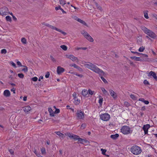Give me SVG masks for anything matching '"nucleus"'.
Instances as JSON below:
<instances>
[{"instance_id": "34", "label": "nucleus", "mask_w": 157, "mask_h": 157, "mask_svg": "<svg viewBox=\"0 0 157 157\" xmlns=\"http://www.w3.org/2000/svg\"><path fill=\"white\" fill-rule=\"evenodd\" d=\"M145 49V47L143 46L140 47L139 49V51L140 52H143Z\"/></svg>"}, {"instance_id": "24", "label": "nucleus", "mask_w": 157, "mask_h": 157, "mask_svg": "<svg viewBox=\"0 0 157 157\" xmlns=\"http://www.w3.org/2000/svg\"><path fill=\"white\" fill-rule=\"evenodd\" d=\"M48 111L50 113V115L51 116L53 117L54 116V112L52 109H51V108H48Z\"/></svg>"}, {"instance_id": "49", "label": "nucleus", "mask_w": 157, "mask_h": 157, "mask_svg": "<svg viewBox=\"0 0 157 157\" xmlns=\"http://www.w3.org/2000/svg\"><path fill=\"white\" fill-rule=\"evenodd\" d=\"M144 83L146 85H147L149 84L148 82L146 80L144 81Z\"/></svg>"}, {"instance_id": "20", "label": "nucleus", "mask_w": 157, "mask_h": 157, "mask_svg": "<svg viewBox=\"0 0 157 157\" xmlns=\"http://www.w3.org/2000/svg\"><path fill=\"white\" fill-rule=\"evenodd\" d=\"M4 95L6 97H8L10 96V92L8 90H5L3 93Z\"/></svg>"}, {"instance_id": "44", "label": "nucleus", "mask_w": 157, "mask_h": 157, "mask_svg": "<svg viewBox=\"0 0 157 157\" xmlns=\"http://www.w3.org/2000/svg\"><path fill=\"white\" fill-rule=\"evenodd\" d=\"M101 151L102 152V153L103 155H105L106 152V150L105 149H104L102 148L101 149Z\"/></svg>"}, {"instance_id": "32", "label": "nucleus", "mask_w": 157, "mask_h": 157, "mask_svg": "<svg viewBox=\"0 0 157 157\" xmlns=\"http://www.w3.org/2000/svg\"><path fill=\"white\" fill-rule=\"evenodd\" d=\"M60 47L64 51H66L67 49V47L65 45H61L60 46Z\"/></svg>"}, {"instance_id": "51", "label": "nucleus", "mask_w": 157, "mask_h": 157, "mask_svg": "<svg viewBox=\"0 0 157 157\" xmlns=\"http://www.w3.org/2000/svg\"><path fill=\"white\" fill-rule=\"evenodd\" d=\"M41 151L42 154H44L45 153V150L44 148H42L41 149Z\"/></svg>"}, {"instance_id": "59", "label": "nucleus", "mask_w": 157, "mask_h": 157, "mask_svg": "<svg viewBox=\"0 0 157 157\" xmlns=\"http://www.w3.org/2000/svg\"><path fill=\"white\" fill-rule=\"evenodd\" d=\"M61 7L60 6H58L56 7L55 8V9L56 10H61Z\"/></svg>"}, {"instance_id": "36", "label": "nucleus", "mask_w": 157, "mask_h": 157, "mask_svg": "<svg viewBox=\"0 0 157 157\" xmlns=\"http://www.w3.org/2000/svg\"><path fill=\"white\" fill-rule=\"evenodd\" d=\"M59 2L61 4L64 5L66 4V1L64 0H60Z\"/></svg>"}, {"instance_id": "62", "label": "nucleus", "mask_w": 157, "mask_h": 157, "mask_svg": "<svg viewBox=\"0 0 157 157\" xmlns=\"http://www.w3.org/2000/svg\"><path fill=\"white\" fill-rule=\"evenodd\" d=\"M139 101H142V102H144V101L145 100H144V98H140L139 99Z\"/></svg>"}, {"instance_id": "53", "label": "nucleus", "mask_w": 157, "mask_h": 157, "mask_svg": "<svg viewBox=\"0 0 157 157\" xmlns=\"http://www.w3.org/2000/svg\"><path fill=\"white\" fill-rule=\"evenodd\" d=\"M50 75V73L49 72H47L45 75V77L46 78H48L49 77Z\"/></svg>"}, {"instance_id": "27", "label": "nucleus", "mask_w": 157, "mask_h": 157, "mask_svg": "<svg viewBox=\"0 0 157 157\" xmlns=\"http://www.w3.org/2000/svg\"><path fill=\"white\" fill-rule=\"evenodd\" d=\"M99 99L98 101V102L100 104V105H102L103 102V98L101 96H99Z\"/></svg>"}, {"instance_id": "38", "label": "nucleus", "mask_w": 157, "mask_h": 157, "mask_svg": "<svg viewBox=\"0 0 157 157\" xmlns=\"http://www.w3.org/2000/svg\"><path fill=\"white\" fill-rule=\"evenodd\" d=\"M86 126V124L85 123H83L82 124L81 126V128L82 129H84Z\"/></svg>"}, {"instance_id": "31", "label": "nucleus", "mask_w": 157, "mask_h": 157, "mask_svg": "<svg viewBox=\"0 0 157 157\" xmlns=\"http://www.w3.org/2000/svg\"><path fill=\"white\" fill-rule=\"evenodd\" d=\"M148 12V11L147 10L145 11L144 12V17L146 19L148 18V13H147Z\"/></svg>"}, {"instance_id": "41", "label": "nucleus", "mask_w": 157, "mask_h": 157, "mask_svg": "<svg viewBox=\"0 0 157 157\" xmlns=\"http://www.w3.org/2000/svg\"><path fill=\"white\" fill-rule=\"evenodd\" d=\"M130 97L131 98L134 100H136V98L135 96L133 94H131L130 95Z\"/></svg>"}, {"instance_id": "35", "label": "nucleus", "mask_w": 157, "mask_h": 157, "mask_svg": "<svg viewBox=\"0 0 157 157\" xmlns=\"http://www.w3.org/2000/svg\"><path fill=\"white\" fill-rule=\"evenodd\" d=\"M6 21H10L11 20V17L9 16H6Z\"/></svg>"}, {"instance_id": "37", "label": "nucleus", "mask_w": 157, "mask_h": 157, "mask_svg": "<svg viewBox=\"0 0 157 157\" xmlns=\"http://www.w3.org/2000/svg\"><path fill=\"white\" fill-rule=\"evenodd\" d=\"M65 135L68 136L70 138H72L73 134H71L70 133H67L65 134Z\"/></svg>"}, {"instance_id": "17", "label": "nucleus", "mask_w": 157, "mask_h": 157, "mask_svg": "<svg viewBox=\"0 0 157 157\" xmlns=\"http://www.w3.org/2000/svg\"><path fill=\"white\" fill-rule=\"evenodd\" d=\"M31 109L30 106H25L23 108V111L25 113H27Z\"/></svg>"}, {"instance_id": "13", "label": "nucleus", "mask_w": 157, "mask_h": 157, "mask_svg": "<svg viewBox=\"0 0 157 157\" xmlns=\"http://www.w3.org/2000/svg\"><path fill=\"white\" fill-rule=\"evenodd\" d=\"M78 142L81 144H83L84 143H89V142L87 140L85 139L80 138L79 137L78 140Z\"/></svg>"}, {"instance_id": "55", "label": "nucleus", "mask_w": 157, "mask_h": 157, "mask_svg": "<svg viewBox=\"0 0 157 157\" xmlns=\"http://www.w3.org/2000/svg\"><path fill=\"white\" fill-rule=\"evenodd\" d=\"M70 66H71V67H74L75 68H76V67H77V65H76L75 64V63H73V64H71L70 65Z\"/></svg>"}, {"instance_id": "63", "label": "nucleus", "mask_w": 157, "mask_h": 157, "mask_svg": "<svg viewBox=\"0 0 157 157\" xmlns=\"http://www.w3.org/2000/svg\"><path fill=\"white\" fill-rule=\"evenodd\" d=\"M9 152L11 154H13L14 152L13 150L10 149L9 150Z\"/></svg>"}, {"instance_id": "64", "label": "nucleus", "mask_w": 157, "mask_h": 157, "mask_svg": "<svg viewBox=\"0 0 157 157\" xmlns=\"http://www.w3.org/2000/svg\"><path fill=\"white\" fill-rule=\"evenodd\" d=\"M146 109H145V106H143L142 107H141V111H144V110H145Z\"/></svg>"}, {"instance_id": "4", "label": "nucleus", "mask_w": 157, "mask_h": 157, "mask_svg": "<svg viewBox=\"0 0 157 157\" xmlns=\"http://www.w3.org/2000/svg\"><path fill=\"white\" fill-rule=\"evenodd\" d=\"M121 132L124 135H128L132 133V130H131V128L128 126H123L121 129Z\"/></svg>"}, {"instance_id": "54", "label": "nucleus", "mask_w": 157, "mask_h": 157, "mask_svg": "<svg viewBox=\"0 0 157 157\" xmlns=\"http://www.w3.org/2000/svg\"><path fill=\"white\" fill-rule=\"evenodd\" d=\"M10 63L11 64V65H12V66H13L14 67H16V64L14 63H13V62H12V61Z\"/></svg>"}, {"instance_id": "42", "label": "nucleus", "mask_w": 157, "mask_h": 157, "mask_svg": "<svg viewBox=\"0 0 157 157\" xmlns=\"http://www.w3.org/2000/svg\"><path fill=\"white\" fill-rule=\"evenodd\" d=\"M18 77L21 78H23L24 77V75L22 73H20L18 74Z\"/></svg>"}, {"instance_id": "2", "label": "nucleus", "mask_w": 157, "mask_h": 157, "mask_svg": "<svg viewBox=\"0 0 157 157\" xmlns=\"http://www.w3.org/2000/svg\"><path fill=\"white\" fill-rule=\"evenodd\" d=\"M141 29L145 33L151 38L155 39L156 38L157 36L151 30L148 29L144 26H141Z\"/></svg>"}, {"instance_id": "29", "label": "nucleus", "mask_w": 157, "mask_h": 157, "mask_svg": "<svg viewBox=\"0 0 157 157\" xmlns=\"http://www.w3.org/2000/svg\"><path fill=\"white\" fill-rule=\"evenodd\" d=\"M79 137V136H78L73 134L72 138L74 139L75 140H78Z\"/></svg>"}, {"instance_id": "50", "label": "nucleus", "mask_w": 157, "mask_h": 157, "mask_svg": "<svg viewBox=\"0 0 157 157\" xmlns=\"http://www.w3.org/2000/svg\"><path fill=\"white\" fill-rule=\"evenodd\" d=\"M38 78L36 77H34L32 78V80L34 82H35L37 81Z\"/></svg>"}, {"instance_id": "30", "label": "nucleus", "mask_w": 157, "mask_h": 157, "mask_svg": "<svg viewBox=\"0 0 157 157\" xmlns=\"http://www.w3.org/2000/svg\"><path fill=\"white\" fill-rule=\"evenodd\" d=\"M88 94H89L92 95H93L95 93L94 91L90 89H89L88 91Z\"/></svg>"}, {"instance_id": "57", "label": "nucleus", "mask_w": 157, "mask_h": 157, "mask_svg": "<svg viewBox=\"0 0 157 157\" xmlns=\"http://www.w3.org/2000/svg\"><path fill=\"white\" fill-rule=\"evenodd\" d=\"M11 91L12 92H13V94L15 93V89L14 87L12 88L11 90Z\"/></svg>"}, {"instance_id": "8", "label": "nucleus", "mask_w": 157, "mask_h": 157, "mask_svg": "<svg viewBox=\"0 0 157 157\" xmlns=\"http://www.w3.org/2000/svg\"><path fill=\"white\" fill-rule=\"evenodd\" d=\"M65 56L67 58L71 59L73 61H76L77 62L79 61L78 58L72 55L66 54L65 55Z\"/></svg>"}, {"instance_id": "15", "label": "nucleus", "mask_w": 157, "mask_h": 157, "mask_svg": "<svg viewBox=\"0 0 157 157\" xmlns=\"http://www.w3.org/2000/svg\"><path fill=\"white\" fill-rule=\"evenodd\" d=\"M148 76H152L155 79H157V77L156 74L153 71H151L149 73Z\"/></svg>"}, {"instance_id": "16", "label": "nucleus", "mask_w": 157, "mask_h": 157, "mask_svg": "<svg viewBox=\"0 0 157 157\" xmlns=\"http://www.w3.org/2000/svg\"><path fill=\"white\" fill-rule=\"evenodd\" d=\"M109 91L111 95L114 98L117 97L116 94L112 90H109Z\"/></svg>"}, {"instance_id": "45", "label": "nucleus", "mask_w": 157, "mask_h": 157, "mask_svg": "<svg viewBox=\"0 0 157 157\" xmlns=\"http://www.w3.org/2000/svg\"><path fill=\"white\" fill-rule=\"evenodd\" d=\"M24 66L25 67L22 69V71H24V72H27L28 71V68L26 66Z\"/></svg>"}, {"instance_id": "21", "label": "nucleus", "mask_w": 157, "mask_h": 157, "mask_svg": "<svg viewBox=\"0 0 157 157\" xmlns=\"http://www.w3.org/2000/svg\"><path fill=\"white\" fill-rule=\"evenodd\" d=\"M82 94L83 96L86 97L88 94V90L86 89H84L82 90Z\"/></svg>"}, {"instance_id": "48", "label": "nucleus", "mask_w": 157, "mask_h": 157, "mask_svg": "<svg viewBox=\"0 0 157 157\" xmlns=\"http://www.w3.org/2000/svg\"><path fill=\"white\" fill-rule=\"evenodd\" d=\"M76 68L77 69L80 71H83L82 69L78 66H77V67H76Z\"/></svg>"}, {"instance_id": "14", "label": "nucleus", "mask_w": 157, "mask_h": 157, "mask_svg": "<svg viewBox=\"0 0 157 157\" xmlns=\"http://www.w3.org/2000/svg\"><path fill=\"white\" fill-rule=\"evenodd\" d=\"M130 58L136 61H144L145 60L143 59L135 56L131 57Z\"/></svg>"}, {"instance_id": "52", "label": "nucleus", "mask_w": 157, "mask_h": 157, "mask_svg": "<svg viewBox=\"0 0 157 157\" xmlns=\"http://www.w3.org/2000/svg\"><path fill=\"white\" fill-rule=\"evenodd\" d=\"M50 59L51 60L54 62H56V59L52 56H50Z\"/></svg>"}, {"instance_id": "28", "label": "nucleus", "mask_w": 157, "mask_h": 157, "mask_svg": "<svg viewBox=\"0 0 157 157\" xmlns=\"http://www.w3.org/2000/svg\"><path fill=\"white\" fill-rule=\"evenodd\" d=\"M21 41V42L24 44H26L27 43L26 39L25 38H22Z\"/></svg>"}, {"instance_id": "47", "label": "nucleus", "mask_w": 157, "mask_h": 157, "mask_svg": "<svg viewBox=\"0 0 157 157\" xmlns=\"http://www.w3.org/2000/svg\"><path fill=\"white\" fill-rule=\"evenodd\" d=\"M76 68L77 69L80 71H83L82 69L78 66H77V67H76Z\"/></svg>"}, {"instance_id": "11", "label": "nucleus", "mask_w": 157, "mask_h": 157, "mask_svg": "<svg viewBox=\"0 0 157 157\" xmlns=\"http://www.w3.org/2000/svg\"><path fill=\"white\" fill-rule=\"evenodd\" d=\"M64 71V69L60 66H58L57 68V72L58 75H60Z\"/></svg>"}, {"instance_id": "33", "label": "nucleus", "mask_w": 157, "mask_h": 157, "mask_svg": "<svg viewBox=\"0 0 157 157\" xmlns=\"http://www.w3.org/2000/svg\"><path fill=\"white\" fill-rule=\"evenodd\" d=\"M101 91H102V92H103V93L106 94H107V91L104 88H103V87H101Z\"/></svg>"}, {"instance_id": "26", "label": "nucleus", "mask_w": 157, "mask_h": 157, "mask_svg": "<svg viewBox=\"0 0 157 157\" xmlns=\"http://www.w3.org/2000/svg\"><path fill=\"white\" fill-rule=\"evenodd\" d=\"M95 4L96 5L97 9H98L101 11H102V9L101 7L100 6L97 2H95Z\"/></svg>"}, {"instance_id": "46", "label": "nucleus", "mask_w": 157, "mask_h": 157, "mask_svg": "<svg viewBox=\"0 0 157 157\" xmlns=\"http://www.w3.org/2000/svg\"><path fill=\"white\" fill-rule=\"evenodd\" d=\"M76 50H78L79 49H82L83 50H86L87 49V48L85 47V48H76Z\"/></svg>"}, {"instance_id": "10", "label": "nucleus", "mask_w": 157, "mask_h": 157, "mask_svg": "<svg viewBox=\"0 0 157 157\" xmlns=\"http://www.w3.org/2000/svg\"><path fill=\"white\" fill-rule=\"evenodd\" d=\"M150 126L149 124H147L144 125L143 129L144 132V134L146 135L148 133V129L150 128Z\"/></svg>"}, {"instance_id": "40", "label": "nucleus", "mask_w": 157, "mask_h": 157, "mask_svg": "<svg viewBox=\"0 0 157 157\" xmlns=\"http://www.w3.org/2000/svg\"><path fill=\"white\" fill-rule=\"evenodd\" d=\"M124 105L126 107H128L130 106V104L127 101H124Z\"/></svg>"}, {"instance_id": "18", "label": "nucleus", "mask_w": 157, "mask_h": 157, "mask_svg": "<svg viewBox=\"0 0 157 157\" xmlns=\"http://www.w3.org/2000/svg\"><path fill=\"white\" fill-rule=\"evenodd\" d=\"M75 19L78 21L80 23H81L83 25H87L86 23L84 21L78 18L77 17H76Z\"/></svg>"}, {"instance_id": "5", "label": "nucleus", "mask_w": 157, "mask_h": 157, "mask_svg": "<svg viewBox=\"0 0 157 157\" xmlns=\"http://www.w3.org/2000/svg\"><path fill=\"white\" fill-rule=\"evenodd\" d=\"M76 115V117L78 119H81L83 120L85 118L84 115H85L84 113L82 112L80 110H77Z\"/></svg>"}, {"instance_id": "43", "label": "nucleus", "mask_w": 157, "mask_h": 157, "mask_svg": "<svg viewBox=\"0 0 157 157\" xmlns=\"http://www.w3.org/2000/svg\"><path fill=\"white\" fill-rule=\"evenodd\" d=\"M101 78L102 81L105 83H106L107 82V80L102 76H101Z\"/></svg>"}, {"instance_id": "22", "label": "nucleus", "mask_w": 157, "mask_h": 157, "mask_svg": "<svg viewBox=\"0 0 157 157\" xmlns=\"http://www.w3.org/2000/svg\"><path fill=\"white\" fill-rule=\"evenodd\" d=\"M137 42L139 45H141L142 42V37L141 36L138 37L137 38Z\"/></svg>"}, {"instance_id": "12", "label": "nucleus", "mask_w": 157, "mask_h": 157, "mask_svg": "<svg viewBox=\"0 0 157 157\" xmlns=\"http://www.w3.org/2000/svg\"><path fill=\"white\" fill-rule=\"evenodd\" d=\"M51 29H53L55 30H56L57 31L60 32L61 33H62L64 35H65L67 34V33L61 30L60 29H58L56 28V27H54L52 25V27Z\"/></svg>"}, {"instance_id": "39", "label": "nucleus", "mask_w": 157, "mask_h": 157, "mask_svg": "<svg viewBox=\"0 0 157 157\" xmlns=\"http://www.w3.org/2000/svg\"><path fill=\"white\" fill-rule=\"evenodd\" d=\"M7 52V51L5 49H2L1 50V53H2V54H5Z\"/></svg>"}, {"instance_id": "61", "label": "nucleus", "mask_w": 157, "mask_h": 157, "mask_svg": "<svg viewBox=\"0 0 157 157\" xmlns=\"http://www.w3.org/2000/svg\"><path fill=\"white\" fill-rule=\"evenodd\" d=\"M76 94L75 93H73V94H72V96H73V97H74V98H76L77 97V96H76Z\"/></svg>"}, {"instance_id": "19", "label": "nucleus", "mask_w": 157, "mask_h": 157, "mask_svg": "<svg viewBox=\"0 0 157 157\" xmlns=\"http://www.w3.org/2000/svg\"><path fill=\"white\" fill-rule=\"evenodd\" d=\"M131 52L132 53H133L134 54H136L137 56H140V55H142L144 57H147L148 56V55H146V54H142L141 53H139V52H133V51H131Z\"/></svg>"}, {"instance_id": "1", "label": "nucleus", "mask_w": 157, "mask_h": 157, "mask_svg": "<svg viewBox=\"0 0 157 157\" xmlns=\"http://www.w3.org/2000/svg\"><path fill=\"white\" fill-rule=\"evenodd\" d=\"M84 66L86 67L99 74L100 75H103L105 74L104 72L102 70L100 69L96 65L91 63L86 62L84 64Z\"/></svg>"}, {"instance_id": "9", "label": "nucleus", "mask_w": 157, "mask_h": 157, "mask_svg": "<svg viewBox=\"0 0 157 157\" xmlns=\"http://www.w3.org/2000/svg\"><path fill=\"white\" fill-rule=\"evenodd\" d=\"M0 11L1 12V15H6L8 13V8L4 6L0 9Z\"/></svg>"}, {"instance_id": "25", "label": "nucleus", "mask_w": 157, "mask_h": 157, "mask_svg": "<svg viewBox=\"0 0 157 157\" xmlns=\"http://www.w3.org/2000/svg\"><path fill=\"white\" fill-rule=\"evenodd\" d=\"M119 136L118 134H116L114 135H111L110 136V137L114 140L116 139Z\"/></svg>"}, {"instance_id": "7", "label": "nucleus", "mask_w": 157, "mask_h": 157, "mask_svg": "<svg viewBox=\"0 0 157 157\" xmlns=\"http://www.w3.org/2000/svg\"><path fill=\"white\" fill-rule=\"evenodd\" d=\"M101 119L104 121H108L110 118V115L107 113L102 114L100 115Z\"/></svg>"}, {"instance_id": "58", "label": "nucleus", "mask_w": 157, "mask_h": 157, "mask_svg": "<svg viewBox=\"0 0 157 157\" xmlns=\"http://www.w3.org/2000/svg\"><path fill=\"white\" fill-rule=\"evenodd\" d=\"M55 133H56L57 135L58 136H61V134H62V133H61L59 132H55Z\"/></svg>"}, {"instance_id": "60", "label": "nucleus", "mask_w": 157, "mask_h": 157, "mask_svg": "<svg viewBox=\"0 0 157 157\" xmlns=\"http://www.w3.org/2000/svg\"><path fill=\"white\" fill-rule=\"evenodd\" d=\"M17 65H18L19 66H22L21 64L20 61H18L17 62Z\"/></svg>"}, {"instance_id": "3", "label": "nucleus", "mask_w": 157, "mask_h": 157, "mask_svg": "<svg viewBox=\"0 0 157 157\" xmlns=\"http://www.w3.org/2000/svg\"><path fill=\"white\" fill-rule=\"evenodd\" d=\"M131 152L133 154L138 155L142 152L141 149L140 147L137 145H133L130 148Z\"/></svg>"}, {"instance_id": "23", "label": "nucleus", "mask_w": 157, "mask_h": 157, "mask_svg": "<svg viewBox=\"0 0 157 157\" xmlns=\"http://www.w3.org/2000/svg\"><path fill=\"white\" fill-rule=\"evenodd\" d=\"M74 99V103L75 104L78 105L80 103V100L77 97L75 98Z\"/></svg>"}, {"instance_id": "6", "label": "nucleus", "mask_w": 157, "mask_h": 157, "mask_svg": "<svg viewBox=\"0 0 157 157\" xmlns=\"http://www.w3.org/2000/svg\"><path fill=\"white\" fill-rule=\"evenodd\" d=\"M81 34H82L84 37L89 41L90 42H93L94 41L93 39L86 31L84 30L82 31L81 32Z\"/></svg>"}, {"instance_id": "56", "label": "nucleus", "mask_w": 157, "mask_h": 157, "mask_svg": "<svg viewBox=\"0 0 157 157\" xmlns=\"http://www.w3.org/2000/svg\"><path fill=\"white\" fill-rule=\"evenodd\" d=\"M60 112V110H59V109H56V110L54 112V113H59Z\"/></svg>"}]
</instances>
